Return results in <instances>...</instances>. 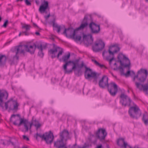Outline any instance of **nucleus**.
<instances>
[{"instance_id": "1", "label": "nucleus", "mask_w": 148, "mask_h": 148, "mask_svg": "<svg viewBox=\"0 0 148 148\" xmlns=\"http://www.w3.org/2000/svg\"><path fill=\"white\" fill-rule=\"evenodd\" d=\"M148 75L147 70L141 68L133 78L136 87L140 91L146 92L148 90V79L146 80Z\"/></svg>"}, {"instance_id": "2", "label": "nucleus", "mask_w": 148, "mask_h": 148, "mask_svg": "<svg viewBox=\"0 0 148 148\" xmlns=\"http://www.w3.org/2000/svg\"><path fill=\"white\" fill-rule=\"evenodd\" d=\"M8 95V94L6 91H0V106L3 110H7L8 107L12 110L17 109L18 106V103L16 101L13 100L12 98L5 103L4 108L3 106L4 101L7 99Z\"/></svg>"}, {"instance_id": "3", "label": "nucleus", "mask_w": 148, "mask_h": 148, "mask_svg": "<svg viewBox=\"0 0 148 148\" xmlns=\"http://www.w3.org/2000/svg\"><path fill=\"white\" fill-rule=\"evenodd\" d=\"M70 54L69 53L67 55H63L62 58H59V60L65 62V64L63 66V68L65 73L69 74L72 73L73 70L75 71L76 69V65L77 64L79 60H76L75 61H67L69 58Z\"/></svg>"}, {"instance_id": "4", "label": "nucleus", "mask_w": 148, "mask_h": 148, "mask_svg": "<svg viewBox=\"0 0 148 148\" xmlns=\"http://www.w3.org/2000/svg\"><path fill=\"white\" fill-rule=\"evenodd\" d=\"M38 48L40 50H42V45H36L34 44L33 45H20L17 48V52L16 54L18 53H22L24 56L25 55V51L31 54H33L35 52L36 48Z\"/></svg>"}, {"instance_id": "5", "label": "nucleus", "mask_w": 148, "mask_h": 148, "mask_svg": "<svg viewBox=\"0 0 148 148\" xmlns=\"http://www.w3.org/2000/svg\"><path fill=\"white\" fill-rule=\"evenodd\" d=\"M16 116L19 117L20 123H18L16 122L19 120L17 119L13 122V124L15 125H17L18 127H20L22 124L23 125L24 129H21V131L22 132H27L28 131L29 129L30 130L32 126V123L29 122L26 119L22 118L20 116L19 114L12 115L10 118V120L11 121L12 118L13 117H14Z\"/></svg>"}, {"instance_id": "6", "label": "nucleus", "mask_w": 148, "mask_h": 148, "mask_svg": "<svg viewBox=\"0 0 148 148\" xmlns=\"http://www.w3.org/2000/svg\"><path fill=\"white\" fill-rule=\"evenodd\" d=\"M53 23V26L58 29L57 32L58 33H59L60 30L63 28H64V32L63 33V34L65 35L66 37H69V36L72 37L73 38H75V32L77 31V30L76 29L74 30L72 28H68V29H66L64 26H63V27H61L60 26H59L57 24H56L55 23V20H54L52 21Z\"/></svg>"}, {"instance_id": "7", "label": "nucleus", "mask_w": 148, "mask_h": 148, "mask_svg": "<svg viewBox=\"0 0 148 148\" xmlns=\"http://www.w3.org/2000/svg\"><path fill=\"white\" fill-rule=\"evenodd\" d=\"M120 48L118 47H115V45L110 46L108 50L110 56L106 58V60L109 61V64L112 66V61L114 60V54L119 51Z\"/></svg>"}, {"instance_id": "8", "label": "nucleus", "mask_w": 148, "mask_h": 148, "mask_svg": "<svg viewBox=\"0 0 148 148\" xmlns=\"http://www.w3.org/2000/svg\"><path fill=\"white\" fill-rule=\"evenodd\" d=\"M63 52L62 49L54 44H53V48L49 51V53L51 55L52 58L57 57L59 59V56L62 55Z\"/></svg>"}, {"instance_id": "9", "label": "nucleus", "mask_w": 148, "mask_h": 148, "mask_svg": "<svg viewBox=\"0 0 148 148\" xmlns=\"http://www.w3.org/2000/svg\"><path fill=\"white\" fill-rule=\"evenodd\" d=\"M128 112L130 117L133 119H137L141 115L140 110L136 106L130 107L129 109Z\"/></svg>"}, {"instance_id": "10", "label": "nucleus", "mask_w": 148, "mask_h": 148, "mask_svg": "<svg viewBox=\"0 0 148 148\" xmlns=\"http://www.w3.org/2000/svg\"><path fill=\"white\" fill-rule=\"evenodd\" d=\"M118 61L120 62L121 65L125 67H129L130 65V60L125 55L121 53L119 54L117 57Z\"/></svg>"}, {"instance_id": "11", "label": "nucleus", "mask_w": 148, "mask_h": 148, "mask_svg": "<svg viewBox=\"0 0 148 148\" xmlns=\"http://www.w3.org/2000/svg\"><path fill=\"white\" fill-rule=\"evenodd\" d=\"M91 18V15H86L82 21L80 26L76 29V30H83L89 25Z\"/></svg>"}, {"instance_id": "12", "label": "nucleus", "mask_w": 148, "mask_h": 148, "mask_svg": "<svg viewBox=\"0 0 148 148\" xmlns=\"http://www.w3.org/2000/svg\"><path fill=\"white\" fill-rule=\"evenodd\" d=\"M89 27L90 32L92 34H98L100 30L99 25H97L93 22L91 17Z\"/></svg>"}, {"instance_id": "13", "label": "nucleus", "mask_w": 148, "mask_h": 148, "mask_svg": "<svg viewBox=\"0 0 148 148\" xmlns=\"http://www.w3.org/2000/svg\"><path fill=\"white\" fill-rule=\"evenodd\" d=\"M121 99L120 102L122 105L125 107L126 106H130L131 103L132 102V100L126 95L124 93H122L120 96Z\"/></svg>"}, {"instance_id": "14", "label": "nucleus", "mask_w": 148, "mask_h": 148, "mask_svg": "<svg viewBox=\"0 0 148 148\" xmlns=\"http://www.w3.org/2000/svg\"><path fill=\"white\" fill-rule=\"evenodd\" d=\"M108 90L112 96H115L118 91V87L117 85L114 82H112L108 85Z\"/></svg>"}, {"instance_id": "15", "label": "nucleus", "mask_w": 148, "mask_h": 148, "mask_svg": "<svg viewBox=\"0 0 148 148\" xmlns=\"http://www.w3.org/2000/svg\"><path fill=\"white\" fill-rule=\"evenodd\" d=\"M104 43L101 40H97L92 48L94 51L97 52L101 51L105 47Z\"/></svg>"}, {"instance_id": "16", "label": "nucleus", "mask_w": 148, "mask_h": 148, "mask_svg": "<svg viewBox=\"0 0 148 148\" xmlns=\"http://www.w3.org/2000/svg\"><path fill=\"white\" fill-rule=\"evenodd\" d=\"M66 145V143H64V140L61 139H57L54 143V146L56 148H67ZM76 145L75 143L70 148H76L75 146Z\"/></svg>"}, {"instance_id": "17", "label": "nucleus", "mask_w": 148, "mask_h": 148, "mask_svg": "<svg viewBox=\"0 0 148 148\" xmlns=\"http://www.w3.org/2000/svg\"><path fill=\"white\" fill-rule=\"evenodd\" d=\"M95 134L96 137L100 141H102L105 139L107 133L105 130L100 128L96 132Z\"/></svg>"}, {"instance_id": "18", "label": "nucleus", "mask_w": 148, "mask_h": 148, "mask_svg": "<svg viewBox=\"0 0 148 148\" xmlns=\"http://www.w3.org/2000/svg\"><path fill=\"white\" fill-rule=\"evenodd\" d=\"M84 67L85 69L84 75L86 79H89L90 77H95L96 76L97 73L93 71L91 69L86 66H85Z\"/></svg>"}, {"instance_id": "19", "label": "nucleus", "mask_w": 148, "mask_h": 148, "mask_svg": "<svg viewBox=\"0 0 148 148\" xmlns=\"http://www.w3.org/2000/svg\"><path fill=\"white\" fill-rule=\"evenodd\" d=\"M44 136L43 140H45L47 144H51L53 141L54 136L51 131L45 133Z\"/></svg>"}, {"instance_id": "20", "label": "nucleus", "mask_w": 148, "mask_h": 148, "mask_svg": "<svg viewBox=\"0 0 148 148\" xmlns=\"http://www.w3.org/2000/svg\"><path fill=\"white\" fill-rule=\"evenodd\" d=\"M60 139L66 141L68 139H70L71 137L69 136L68 131L66 129L64 130L60 133Z\"/></svg>"}, {"instance_id": "21", "label": "nucleus", "mask_w": 148, "mask_h": 148, "mask_svg": "<svg viewBox=\"0 0 148 148\" xmlns=\"http://www.w3.org/2000/svg\"><path fill=\"white\" fill-rule=\"evenodd\" d=\"M108 79V77L106 76H103L99 82V84L100 87L104 88L106 87H107L109 84Z\"/></svg>"}, {"instance_id": "22", "label": "nucleus", "mask_w": 148, "mask_h": 148, "mask_svg": "<svg viewBox=\"0 0 148 148\" xmlns=\"http://www.w3.org/2000/svg\"><path fill=\"white\" fill-rule=\"evenodd\" d=\"M83 37L84 40L86 41L87 46L90 45L92 44L93 39L91 34L84 35Z\"/></svg>"}, {"instance_id": "23", "label": "nucleus", "mask_w": 148, "mask_h": 148, "mask_svg": "<svg viewBox=\"0 0 148 148\" xmlns=\"http://www.w3.org/2000/svg\"><path fill=\"white\" fill-rule=\"evenodd\" d=\"M49 8V3L47 1H44L40 6L39 11L41 13L44 12Z\"/></svg>"}, {"instance_id": "24", "label": "nucleus", "mask_w": 148, "mask_h": 148, "mask_svg": "<svg viewBox=\"0 0 148 148\" xmlns=\"http://www.w3.org/2000/svg\"><path fill=\"white\" fill-rule=\"evenodd\" d=\"M117 145L122 148L124 147V148H126L127 146V143L125 142L124 139L123 138H120L117 141Z\"/></svg>"}, {"instance_id": "25", "label": "nucleus", "mask_w": 148, "mask_h": 148, "mask_svg": "<svg viewBox=\"0 0 148 148\" xmlns=\"http://www.w3.org/2000/svg\"><path fill=\"white\" fill-rule=\"evenodd\" d=\"M18 47H17L16 49L17 50V48ZM17 52V51L16 52V55L13 57V60H10V64L11 65H13L14 64L16 65L17 63V61L18 60V56H17V54L18 53H18L16 54V53Z\"/></svg>"}, {"instance_id": "26", "label": "nucleus", "mask_w": 148, "mask_h": 148, "mask_svg": "<svg viewBox=\"0 0 148 148\" xmlns=\"http://www.w3.org/2000/svg\"><path fill=\"white\" fill-rule=\"evenodd\" d=\"M97 138L96 136H95L92 134H90L88 138L90 143L93 144H95L97 142Z\"/></svg>"}, {"instance_id": "27", "label": "nucleus", "mask_w": 148, "mask_h": 148, "mask_svg": "<svg viewBox=\"0 0 148 148\" xmlns=\"http://www.w3.org/2000/svg\"><path fill=\"white\" fill-rule=\"evenodd\" d=\"M7 58L5 55L0 54V65H2L5 64Z\"/></svg>"}, {"instance_id": "28", "label": "nucleus", "mask_w": 148, "mask_h": 148, "mask_svg": "<svg viewBox=\"0 0 148 148\" xmlns=\"http://www.w3.org/2000/svg\"><path fill=\"white\" fill-rule=\"evenodd\" d=\"M91 60L93 62L94 64H95V65L96 66L99 67L101 68H102L103 67H104L106 69H108V68L106 67L104 65L100 64L95 60L94 59H92Z\"/></svg>"}, {"instance_id": "29", "label": "nucleus", "mask_w": 148, "mask_h": 148, "mask_svg": "<svg viewBox=\"0 0 148 148\" xmlns=\"http://www.w3.org/2000/svg\"><path fill=\"white\" fill-rule=\"evenodd\" d=\"M44 134L42 135L41 134L38 133L37 132L36 134L34 135V137L36 138L37 140H38V137L41 138L42 140H43L44 137Z\"/></svg>"}, {"instance_id": "30", "label": "nucleus", "mask_w": 148, "mask_h": 148, "mask_svg": "<svg viewBox=\"0 0 148 148\" xmlns=\"http://www.w3.org/2000/svg\"><path fill=\"white\" fill-rule=\"evenodd\" d=\"M31 27L30 25L25 24L23 26H22V29H25L26 31H27L30 29Z\"/></svg>"}, {"instance_id": "31", "label": "nucleus", "mask_w": 148, "mask_h": 148, "mask_svg": "<svg viewBox=\"0 0 148 148\" xmlns=\"http://www.w3.org/2000/svg\"><path fill=\"white\" fill-rule=\"evenodd\" d=\"M84 66V63L83 62H82V63L80 65H79L78 62V63L76 65V68L77 67V68H79V69H78V73L80 71L81 69L83 67V66Z\"/></svg>"}, {"instance_id": "32", "label": "nucleus", "mask_w": 148, "mask_h": 148, "mask_svg": "<svg viewBox=\"0 0 148 148\" xmlns=\"http://www.w3.org/2000/svg\"><path fill=\"white\" fill-rule=\"evenodd\" d=\"M90 146L89 144L85 143L82 147H81L79 145L77 146V145L75 146L76 148H88Z\"/></svg>"}, {"instance_id": "33", "label": "nucleus", "mask_w": 148, "mask_h": 148, "mask_svg": "<svg viewBox=\"0 0 148 148\" xmlns=\"http://www.w3.org/2000/svg\"><path fill=\"white\" fill-rule=\"evenodd\" d=\"M81 38V36L79 35H77L75 37V38H73L75 39L76 41H79L80 40Z\"/></svg>"}, {"instance_id": "34", "label": "nucleus", "mask_w": 148, "mask_h": 148, "mask_svg": "<svg viewBox=\"0 0 148 148\" xmlns=\"http://www.w3.org/2000/svg\"><path fill=\"white\" fill-rule=\"evenodd\" d=\"M38 55L41 57H42L44 56V53H42V50H40L38 52Z\"/></svg>"}, {"instance_id": "35", "label": "nucleus", "mask_w": 148, "mask_h": 148, "mask_svg": "<svg viewBox=\"0 0 148 148\" xmlns=\"http://www.w3.org/2000/svg\"><path fill=\"white\" fill-rule=\"evenodd\" d=\"M120 70L121 72V75H124V70L122 67H120Z\"/></svg>"}, {"instance_id": "36", "label": "nucleus", "mask_w": 148, "mask_h": 148, "mask_svg": "<svg viewBox=\"0 0 148 148\" xmlns=\"http://www.w3.org/2000/svg\"><path fill=\"white\" fill-rule=\"evenodd\" d=\"M26 4L27 5H31V3L28 0H24Z\"/></svg>"}, {"instance_id": "37", "label": "nucleus", "mask_w": 148, "mask_h": 148, "mask_svg": "<svg viewBox=\"0 0 148 148\" xmlns=\"http://www.w3.org/2000/svg\"><path fill=\"white\" fill-rule=\"evenodd\" d=\"M146 119H148V116L145 115V114H144L143 115V117L142 118L143 121L145 120H146Z\"/></svg>"}, {"instance_id": "38", "label": "nucleus", "mask_w": 148, "mask_h": 148, "mask_svg": "<svg viewBox=\"0 0 148 148\" xmlns=\"http://www.w3.org/2000/svg\"><path fill=\"white\" fill-rule=\"evenodd\" d=\"M8 23V20H6L5 21V22H4V24L2 25V27H6L7 26V24Z\"/></svg>"}, {"instance_id": "39", "label": "nucleus", "mask_w": 148, "mask_h": 148, "mask_svg": "<svg viewBox=\"0 0 148 148\" xmlns=\"http://www.w3.org/2000/svg\"><path fill=\"white\" fill-rule=\"evenodd\" d=\"M23 137L24 139L25 140L27 141H29V138L26 136L24 135H23Z\"/></svg>"}, {"instance_id": "40", "label": "nucleus", "mask_w": 148, "mask_h": 148, "mask_svg": "<svg viewBox=\"0 0 148 148\" xmlns=\"http://www.w3.org/2000/svg\"><path fill=\"white\" fill-rule=\"evenodd\" d=\"M130 71H127L126 73H125L124 75L126 77H128L130 74Z\"/></svg>"}, {"instance_id": "41", "label": "nucleus", "mask_w": 148, "mask_h": 148, "mask_svg": "<svg viewBox=\"0 0 148 148\" xmlns=\"http://www.w3.org/2000/svg\"><path fill=\"white\" fill-rule=\"evenodd\" d=\"M34 125L35 127H36V130H37L38 128L40 127L41 125L39 123H38V124H37Z\"/></svg>"}, {"instance_id": "42", "label": "nucleus", "mask_w": 148, "mask_h": 148, "mask_svg": "<svg viewBox=\"0 0 148 148\" xmlns=\"http://www.w3.org/2000/svg\"><path fill=\"white\" fill-rule=\"evenodd\" d=\"M143 121L145 125H148V119H146Z\"/></svg>"}, {"instance_id": "43", "label": "nucleus", "mask_w": 148, "mask_h": 148, "mask_svg": "<svg viewBox=\"0 0 148 148\" xmlns=\"http://www.w3.org/2000/svg\"><path fill=\"white\" fill-rule=\"evenodd\" d=\"M95 148H103L102 145L101 144L97 145Z\"/></svg>"}, {"instance_id": "44", "label": "nucleus", "mask_w": 148, "mask_h": 148, "mask_svg": "<svg viewBox=\"0 0 148 148\" xmlns=\"http://www.w3.org/2000/svg\"><path fill=\"white\" fill-rule=\"evenodd\" d=\"M33 1H34L37 5L39 4V1L37 0H33Z\"/></svg>"}, {"instance_id": "45", "label": "nucleus", "mask_w": 148, "mask_h": 148, "mask_svg": "<svg viewBox=\"0 0 148 148\" xmlns=\"http://www.w3.org/2000/svg\"><path fill=\"white\" fill-rule=\"evenodd\" d=\"M11 142V141L10 140L7 141V143L8 145H10Z\"/></svg>"}, {"instance_id": "46", "label": "nucleus", "mask_w": 148, "mask_h": 148, "mask_svg": "<svg viewBox=\"0 0 148 148\" xmlns=\"http://www.w3.org/2000/svg\"><path fill=\"white\" fill-rule=\"evenodd\" d=\"M107 53V51L106 50H104L102 53V55L103 56H104V54L106 53Z\"/></svg>"}, {"instance_id": "47", "label": "nucleus", "mask_w": 148, "mask_h": 148, "mask_svg": "<svg viewBox=\"0 0 148 148\" xmlns=\"http://www.w3.org/2000/svg\"><path fill=\"white\" fill-rule=\"evenodd\" d=\"M27 32L26 31H25V32H22V33H24V34H25V35H28V34L27 33Z\"/></svg>"}, {"instance_id": "48", "label": "nucleus", "mask_w": 148, "mask_h": 148, "mask_svg": "<svg viewBox=\"0 0 148 148\" xmlns=\"http://www.w3.org/2000/svg\"><path fill=\"white\" fill-rule=\"evenodd\" d=\"M50 15V14H49L48 15L46 16H45V17L46 19H47L48 18H49Z\"/></svg>"}, {"instance_id": "49", "label": "nucleus", "mask_w": 148, "mask_h": 148, "mask_svg": "<svg viewBox=\"0 0 148 148\" xmlns=\"http://www.w3.org/2000/svg\"><path fill=\"white\" fill-rule=\"evenodd\" d=\"M35 34L37 35L40 36V33L38 32H36Z\"/></svg>"}, {"instance_id": "50", "label": "nucleus", "mask_w": 148, "mask_h": 148, "mask_svg": "<svg viewBox=\"0 0 148 148\" xmlns=\"http://www.w3.org/2000/svg\"><path fill=\"white\" fill-rule=\"evenodd\" d=\"M50 39L53 41L54 40V38L53 36H51L50 38Z\"/></svg>"}, {"instance_id": "51", "label": "nucleus", "mask_w": 148, "mask_h": 148, "mask_svg": "<svg viewBox=\"0 0 148 148\" xmlns=\"http://www.w3.org/2000/svg\"><path fill=\"white\" fill-rule=\"evenodd\" d=\"M110 72L111 74V75L113 77H115L116 78V76L114 75H113V73H112L110 71Z\"/></svg>"}, {"instance_id": "52", "label": "nucleus", "mask_w": 148, "mask_h": 148, "mask_svg": "<svg viewBox=\"0 0 148 148\" xmlns=\"http://www.w3.org/2000/svg\"><path fill=\"white\" fill-rule=\"evenodd\" d=\"M33 25H34V27H37L38 28V26L37 25H36V24H35V23H33Z\"/></svg>"}, {"instance_id": "53", "label": "nucleus", "mask_w": 148, "mask_h": 148, "mask_svg": "<svg viewBox=\"0 0 148 148\" xmlns=\"http://www.w3.org/2000/svg\"><path fill=\"white\" fill-rule=\"evenodd\" d=\"M11 143L12 144V145L13 146H14L15 145V144H14V143L13 142H12L11 141Z\"/></svg>"}, {"instance_id": "54", "label": "nucleus", "mask_w": 148, "mask_h": 148, "mask_svg": "<svg viewBox=\"0 0 148 148\" xmlns=\"http://www.w3.org/2000/svg\"><path fill=\"white\" fill-rule=\"evenodd\" d=\"M106 147L107 148H109V146L107 144Z\"/></svg>"}, {"instance_id": "55", "label": "nucleus", "mask_w": 148, "mask_h": 148, "mask_svg": "<svg viewBox=\"0 0 148 148\" xmlns=\"http://www.w3.org/2000/svg\"><path fill=\"white\" fill-rule=\"evenodd\" d=\"M132 73H133V74H134V75H135V73L134 72V71H132Z\"/></svg>"}, {"instance_id": "56", "label": "nucleus", "mask_w": 148, "mask_h": 148, "mask_svg": "<svg viewBox=\"0 0 148 148\" xmlns=\"http://www.w3.org/2000/svg\"><path fill=\"white\" fill-rule=\"evenodd\" d=\"M114 66H116V62H115L114 64Z\"/></svg>"}, {"instance_id": "57", "label": "nucleus", "mask_w": 148, "mask_h": 148, "mask_svg": "<svg viewBox=\"0 0 148 148\" xmlns=\"http://www.w3.org/2000/svg\"><path fill=\"white\" fill-rule=\"evenodd\" d=\"M21 32H20L18 35V36H20L21 35Z\"/></svg>"}, {"instance_id": "58", "label": "nucleus", "mask_w": 148, "mask_h": 148, "mask_svg": "<svg viewBox=\"0 0 148 148\" xmlns=\"http://www.w3.org/2000/svg\"><path fill=\"white\" fill-rule=\"evenodd\" d=\"M23 0H16V1L18 2L19 1H22Z\"/></svg>"}, {"instance_id": "59", "label": "nucleus", "mask_w": 148, "mask_h": 148, "mask_svg": "<svg viewBox=\"0 0 148 148\" xmlns=\"http://www.w3.org/2000/svg\"><path fill=\"white\" fill-rule=\"evenodd\" d=\"M54 79H55V78H52L51 79L52 80H53Z\"/></svg>"}, {"instance_id": "60", "label": "nucleus", "mask_w": 148, "mask_h": 148, "mask_svg": "<svg viewBox=\"0 0 148 148\" xmlns=\"http://www.w3.org/2000/svg\"><path fill=\"white\" fill-rule=\"evenodd\" d=\"M113 70H116V68H113Z\"/></svg>"}, {"instance_id": "61", "label": "nucleus", "mask_w": 148, "mask_h": 148, "mask_svg": "<svg viewBox=\"0 0 148 148\" xmlns=\"http://www.w3.org/2000/svg\"><path fill=\"white\" fill-rule=\"evenodd\" d=\"M22 148H27L26 147H23Z\"/></svg>"}, {"instance_id": "62", "label": "nucleus", "mask_w": 148, "mask_h": 148, "mask_svg": "<svg viewBox=\"0 0 148 148\" xmlns=\"http://www.w3.org/2000/svg\"><path fill=\"white\" fill-rule=\"evenodd\" d=\"M4 32H2L1 33V34H3L4 33Z\"/></svg>"}, {"instance_id": "63", "label": "nucleus", "mask_w": 148, "mask_h": 148, "mask_svg": "<svg viewBox=\"0 0 148 148\" xmlns=\"http://www.w3.org/2000/svg\"><path fill=\"white\" fill-rule=\"evenodd\" d=\"M147 2H148V0H145Z\"/></svg>"}, {"instance_id": "64", "label": "nucleus", "mask_w": 148, "mask_h": 148, "mask_svg": "<svg viewBox=\"0 0 148 148\" xmlns=\"http://www.w3.org/2000/svg\"><path fill=\"white\" fill-rule=\"evenodd\" d=\"M70 146H71V145H69V147Z\"/></svg>"}]
</instances>
